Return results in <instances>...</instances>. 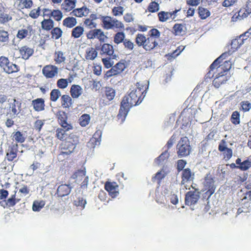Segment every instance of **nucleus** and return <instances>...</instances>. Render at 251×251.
<instances>
[{
  "instance_id": "obj_1",
  "label": "nucleus",
  "mask_w": 251,
  "mask_h": 251,
  "mask_svg": "<svg viewBox=\"0 0 251 251\" xmlns=\"http://www.w3.org/2000/svg\"><path fill=\"white\" fill-rule=\"evenodd\" d=\"M143 87V85L137 83L136 86L132 88L129 94L123 98L119 114L117 115L118 120L120 124L123 123L125 121L130 108L139 104L142 101L147 93L146 91L148 89V86L144 92H142Z\"/></svg>"
},
{
  "instance_id": "obj_2",
  "label": "nucleus",
  "mask_w": 251,
  "mask_h": 251,
  "mask_svg": "<svg viewBox=\"0 0 251 251\" xmlns=\"http://www.w3.org/2000/svg\"><path fill=\"white\" fill-rule=\"evenodd\" d=\"M101 22L103 27L107 30L114 28L122 29L124 28V24L116 19L109 16H102Z\"/></svg>"
},
{
  "instance_id": "obj_3",
  "label": "nucleus",
  "mask_w": 251,
  "mask_h": 251,
  "mask_svg": "<svg viewBox=\"0 0 251 251\" xmlns=\"http://www.w3.org/2000/svg\"><path fill=\"white\" fill-rule=\"evenodd\" d=\"M178 155L182 157L188 155L191 151L190 143L186 137L182 138L177 145Z\"/></svg>"
},
{
  "instance_id": "obj_4",
  "label": "nucleus",
  "mask_w": 251,
  "mask_h": 251,
  "mask_svg": "<svg viewBox=\"0 0 251 251\" xmlns=\"http://www.w3.org/2000/svg\"><path fill=\"white\" fill-rule=\"evenodd\" d=\"M0 67L7 74L17 72L19 70L17 65L10 62L8 58L2 56L0 57Z\"/></svg>"
},
{
  "instance_id": "obj_5",
  "label": "nucleus",
  "mask_w": 251,
  "mask_h": 251,
  "mask_svg": "<svg viewBox=\"0 0 251 251\" xmlns=\"http://www.w3.org/2000/svg\"><path fill=\"white\" fill-rule=\"evenodd\" d=\"M200 198V193L196 190L188 192L185 195V202L188 205L195 204Z\"/></svg>"
},
{
  "instance_id": "obj_6",
  "label": "nucleus",
  "mask_w": 251,
  "mask_h": 251,
  "mask_svg": "<svg viewBox=\"0 0 251 251\" xmlns=\"http://www.w3.org/2000/svg\"><path fill=\"white\" fill-rule=\"evenodd\" d=\"M86 36L89 39L97 38L101 42H104L105 39L107 38L100 29H95L89 31L87 33Z\"/></svg>"
},
{
  "instance_id": "obj_7",
  "label": "nucleus",
  "mask_w": 251,
  "mask_h": 251,
  "mask_svg": "<svg viewBox=\"0 0 251 251\" xmlns=\"http://www.w3.org/2000/svg\"><path fill=\"white\" fill-rule=\"evenodd\" d=\"M18 145L13 144L9 146L6 150V154L5 159H7L8 161H13L17 155Z\"/></svg>"
},
{
  "instance_id": "obj_8",
  "label": "nucleus",
  "mask_w": 251,
  "mask_h": 251,
  "mask_svg": "<svg viewBox=\"0 0 251 251\" xmlns=\"http://www.w3.org/2000/svg\"><path fill=\"white\" fill-rule=\"evenodd\" d=\"M43 75L48 78H52L58 73V68L53 65H47L42 70Z\"/></svg>"
},
{
  "instance_id": "obj_9",
  "label": "nucleus",
  "mask_w": 251,
  "mask_h": 251,
  "mask_svg": "<svg viewBox=\"0 0 251 251\" xmlns=\"http://www.w3.org/2000/svg\"><path fill=\"white\" fill-rule=\"evenodd\" d=\"M105 188L113 198L117 197L119 194L118 186L115 182H106L105 185Z\"/></svg>"
},
{
  "instance_id": "obj_10",
  "label": "nucleus",
  "mask_w": 251,
  "mask_h": 251,
  "mask_svg": "<svg viewBox=\"0 0 251 251\" xmlns=\"http://www.w3.org/2000/svg\"><path fill=\"white\" fill-rule=\"evenodd\" d=\"M251 13V1L249 0L247 2L245 7L241 8L238 13L237 18L239 20L243 19L248 17V16Z\"/></svg>"
},
{
  "instance_id": "obj_11",
  "label": "nucleus",
  "mask_w": 251,
  "mask_h": 251,
  "mask_svg": "<svg viewBox=\"0 0 251 251\" xmlns=\"http://www.w3.org/2000/svg\"><path fill=\"white\" fill-rule=\"evenodd\" d=\"M76 0H63V2L61 5V9L66 12L71 11L75 7Z\"/></svg>"
},
{
  "instance_id": "obj_12",
  "label": "nucleus",
  "mask_w": 251,
  "mask_h": 251,
  "mask_svg": "<svg viewBox=\"0 0 251 251\" xmlns=\"http://www.w3.org/2000/svg\"><path fill=\"white\" fill-rule=\"evenodd\" d=\"M77 140H76L74 143L71 142L70 141H67L64 147V151L61 152L62 154H70L72 153L75 149L76 145Z\"/></svg>"
},
{
  "instance_id": "obj_13",
  "label": "nucleus",
  "mask_w": 251,
  "mask_h": 251,
  "mask_svg": "<svg viewBox=\"0 0 251 251\" xmlns=\"http://www.w3.org/2000/svg\"><path fill=\"white\" fill-rule=\"evenodd\" d=\"M72 187L70 185L62 184L58 186L57 194L59 197H62L68 195L71 191Z\"/></svg>"
},
{
  "instance_id": "obj_14",
  "label": "nucleus",
  "mask_w": 251,
  "mask_h": 251,
  "mask_svg": "<svg viewBox=\"0 0 251 251\" xmlns=\"http://www.w3.org/2000/svg\"><path fill=\"white\" fill-rule=\"evenodd\" d=\"M157 46L158 43L156 39L152 37H150L147 38L143 47L146 50L148 51L154 49Z\"/></svg>"
},
{
  "instance_id": "obj_15",
  "label": "nucleus",
  "mask_w": 251,
  "mask_h": 251,
  "mask_svg": "<svg viewBox=\"0 0 251 251\" xmlns=\"http://www.w3.org/2000/svg\"><path fill=\"white\" fill-rule=\"evenodd\" d=\"M244 38L239 37L232 40L230 44L231 49L229 50L232 51V53L234 52L244 43Z\"/></svg>"
},
{
  "instance_id": "obj_16",
  "label": "nucleus",
  "mask_w": 251,
  "mask_h": 251,
  "mask_svg": "<svg viewBox=\"0 0 251 251\" xmlns=\"http://www.w3.org/2000/svg\"><path fill=\"white\" fill-rule=\"evenodd\" d=\"M32 31V26L31 25H28L25 28H22L19 30L17 34V37L21 40L23 39L26 37L27 36H30Z\"/></svg>"
},
{
  "instance_id": "obj_17",
  "label": "nucleus",
  "mask_w": 251,
  "mask_h": 251,
  "mask_svg": "<svg viewBox=\"0 0 251 251\" xmlns=\"http://www.w3.org/2000/svg\"><path fill=\"white\" fill-rule=\"evenodd\" d=\"M44 100L42 98H38L32 101V105L36 111H41L45 109Z\"/></svg>"
},
{
  "instance_id": "obj_18",
  "label": "nucleus",
  "mask_w": 251,
  "mask_h": 251,
  "mask_svg": "<svg viewBox=\"0 0 251 251\" xmlns=\"http://www.w3.org/2000/svg\"><path fill=\"white\" fill-rule=\"evenodd\" d=\"M194 177V174L189 169H185L182 172L181 184H184L185 182L191 181Z\"/></svg>"
},
{
  "instance_id": "obj_19",
  "label": "nucleus",
  "mask_w": 251,
  "mask_h": 251,
  "mask_svg": "<svg viewBox=\"0 0 251 251\" xmlns=\"http://www.w3.org/2000/svg\"><path fill=\"white\" fill-rule=\"evenodd\" d=\"M33 49L28 47L27 46L22 47L20 49V52L24 59H27L33 53Z\"/></svg>"
},
{
  "instance_id": "obj_20",
  "label": "nucleus",
  "mask_w": 251,
  "mask_h": 251,
  "mask_svg": "<svg viewBox=\"0 0 251 251\" xmlns=\"http://www.w3.org/2000/svg\"><path fill=\"white\" fill-rule=\"evenodd\" d=\"M90 12V10L86 7H82L80 8L74 9L72 13L73 15L78 17L87 16Z\"/></svg>"
},
{
  "instance_id": "obj_21",
  "label": "nucleus",
  "mask_w": 251,
  "mask_h": 251,
  "mask_svg": "<svg viewBox=\"0 0 251 251\" xmlns=\"http://www.w3.org/2000/svg\"><path fill=\"white\" fill-rule=\"evenodd\" d=\"M82 88L78 85H73L71 86L70 93L73 98H78L82 93Z\"/></svg>"
},
{
  "instance_id": "obj_22",
  "label": "nucleus",
  "mask_w": 251,
  "mask_h": 251,
  "mask_svg": "<svg viewBox=\"0 0 251 251\" xmlns=\"http://www.w3.org/2000/svg\"><path fill=\"white\" fill-rule=\"evenodd\" d=\"M12 100L13 102H11L10 108L13 115H16L21 111V103L16 99H13Z\"/></svg>"
},
{
  "instance_id": "obj_23",
  "label": "nucleus",
  "mask_w": 251,
  "mask_h": 251,
  "mask_svg": "<svg viewBox=\"0 0 251 251\" xmlns=\"http://www.w3.org/2000/svg\"><path fill=\"white\" fill-rule=\"evenodd\" d=\"M11 20V16L4 13V8L0 3V23L4 24Z\"/></svg>"
},
{
  "instance_id": "obj_24",
  "label": "nucleus",
  "mask_w": 251,
  "mask_h": 251,
  "mask_svg": "<svg viewBox=\"0 0 251 251\" xmlns=\"http://www.w3.org/2000/svg\"><path fill=\"white\" fill-rule=\"evenodd\" d=\"M169 156V153L165 151L157 158L155 159L154 163L157 165H160L165 163Z\"/></svg>"
},
{
  "instance_id": "obj_25",
  "label": "nucleus",
  "mask_w": 251,
  "mask_h": 251,
  "mask_svg": "<svg viewBox=\"0 0 251 251\" xmlns=\"http://www.w3.org/2000/svg\"><path fill=\"white\" fill-rule=\"evenodd\" d=\"M33 5V2L31 0H21L17 4V8L19 10L24 8H30Z\"/></svg>"
},
{
  "instance_id": "obj_26",
  "label": "nucleus",
  "mask_w": 251,
  "mask_h": 251,
  "mask_svg": "<svg viewBox=\"0 0 251 251\" xmlns=\"http://www.w3.org/2000/svg\"><path fill=\"white\" fill-rule=\"evenodd\" d=\"M54 26V22L50 18L44 19V20L41 22V26L43 29L46 30H50Z\"/></svg>"
},
{
  "instance_id": "obj_27",
  "label": "nucleus",
  "mask_w": 251,
  "mask_h": 251,
  "mask_svg": "<svg viewBox=\"0 0 251 251\" xmlns=\"http://www.w3.org/2000/svg\"><path fill=\"white\" fill-rule=\"evenodd\" d=\"M61 100L62 106L64 108H69L73 104L72 99L69 95H63Z\"/></svg>"
},
{
  "instance_id": "obj_28",
  "label": "nucleus",
  "mask_w": 251,
  "mask_h": 251,
  "mask_svg": "<svg viewBox=\"0 0 251 251\" xmlns=\"http://www.w3.org/2000/svg\"><path fill=\"white\" fill-rule=\"evenodd\" d=\"M85 175L86 171L85 170H78L72 175L71 178L75 179V182L78 183L82 180Z\"/></svg>"
},
{
  "instance_id": "obj_29",
  "label": "nucleus",
  "mask_w": 251,
  "mask_h": 251,
  "mask_svg": "<svg viewBox=\"0 0 251 251\" xmlns=\"http://www.w3.org/2000/svg\"><path fill=\"white\" fill-rule=\"evenodd\" d=\"M98 52L93 48L87 49L86 52L85 58L87 60H94L97 56Z\"/></svg>"
},
{
  "instance_id": "obj_30",
  "label": "nucleus",
  "mask_w": 251,
  "mask_h": 251,
  "mask_svg": "<svg viewBox=\"0 0 251 251\" xmlns=\"http://www.w3.org/2000/svg\"><path fill=\"white\" fill-rule=\"evenodd\" d=\"M76 23L75 18L72 17L66 18L63 21V25L69 28L73 27Z\"/></svg>"
},
{
  "instance_id": "obj_31",
  "label": "nucleus",
  "mask_w": 251,
  "mask_h": 251,
  "mask_svg": "<svg viewBox=\"0 0 251 251\" xmlns=\"http://www.w3.org/2000/svg\"><path fill=\"white\" fill-rule=\"evenodd\" d=\"M159 21L165 22L172 18V15L169 12L161 11L158 13Z\"/></svg>"
},
{
  "instance_id": "obj_32",
  "label": "nucleus",
  "mask_w": 251,
  "mask_h": 251,
  "mask_svg": "<svg viewBox=\"0 0 251 251\" xmlns=\"http://www.w3.org/2000/svg\"><path fill=\"white\" fill-rule=\"evenodd\" d=\"M54 58V61L57 64H60L64 62L66 60V57L63 52L61 51H55Z\"/></svg>"
},
{
  "instance_id": "obj_33",
  "label": "nucleus",
  "mask_w": 251,
  "mask_h": 251,
  "mask_svg": "<svg viewBox=\"0 0 251 251\" xmlns=\"http://www.w3.org/2000/svg\"><path fill=\"white\" fill-rule=\"evenodd\" d=\"M90 121V116L89 114H83L79 119V123L81 126H86Z\"/></svg>"
},
{
  "instance_id": "obj_34",
  "label": "nucleus",
  "mask_w": 251,
  "mask_h": 251,
  "mask_svg": "<svg viewBox=\"0 0 251 251\" xmlns=\"http://www.w3.org/2000/svg\"><path fill=\"white\" fill-rule=\"evenodd\" d=\"M84 29L82 26H77L74 28L72 31V36L75 38L80 37L83 33Z\"/></svg>"
},
{
  "instance_id": "obj_35",
  "label": "nucleus",
  "mask_w": 251,
  "mask_h": 251,
  "mask_svg": "<svg viewBox=\"0 0 251 251\" xmlns=\"http://www.w3.org/2000/svg\"><path fill=\"white\" fill-rule=\"evenodd\" d=\"M101 50L102 53L108 55H112L114 52L113 46L109 44H104L101 47Z\"/></svg>"
},
{
  "instance_id": "obj_36",
  "label": "nucleus",
  "mask_w": 251,
  "mask_h": 251,
  "mask_svg": "<svg viewBox=\"0 0 251 251\" xmlns=\"http://www.w3.org/2000/svg\"><path fill=\"white\" fill-rule=\"evenodd\" d=\"M126 35L123 32H118L115 34L114 37V42L117 44L124 42L125 40Z\"/></svg>"
},
{
  "instance_id": "obj_37",
  "label": "nucleus",
  "mask_w": 251,
  "mask_h": 251,
  "mask_svg": "<svg viewBox=\"0 0 251 251\" xmlns=\"http://www.w3.org/2000/svg\"><path fill=\"white\" fill-rule=\"evenodd\" d=\"M224 74L223 73L221 74L219 73L216 75V77L214 78L213 83L215 87L218 88L220 84H221L224 81V79H222Z\"/></svg>"
},
{
  "instance_id": "obj_38",
  "label": "nucleus",
  "mask_w": 251,
  "mask_h": 251,
  "mask_svg": "<svg viewBox=\"0 0 251 251\" xmlns=\"http://www.w3.org/2000/svg\"><path fill=\"white\" fill-rule=\"evenodd\" d=\"M251 167V160L246 159L242 161V164L240 166H238V169L242 171H245L249 169Z\"/></svg>"
},
{
  "instance_id": "obj_39",
  "label": "nucleus",
  "mask_w": 251,
  "mask_h": 251,
  "mask_svg": "<svg viewBox=\"0 0 251 251\" xmlns=\"http://www.w3.org/2000/svg\"><path fill=\"white\" fill-rule=\"evenodd\" d=\"M45 204V202L44 201H35L33 202L32 209L34 211H39Z\"/></svg>"
},
{
  "instance_id": "obj_40",
  "label": "nucleus",
  "mask_w": 251,
  "mask_h": 251,
  "mask_svg": "<svg viewBox=\"0 0 251 251\" xmlns=\"http://www.w3.org/2000/svg\"><path fill=\"white\" fill-rule=\"evenodd\" d=\"M62 33L63 31L60 28H54L51 31V38L57 40L61 37Z\"/></svg>"
},
{
  "instance_id": "obj_41",
  "label": "nucleus",
  "mask_w": 251,
  "mask_h": 251,
  "mask_svg": "<svg viewBox=\"0 0 251 251\" xmlns=\"http://www.w3.org/2000/svg\"><path fill=\"white\" fill-rule=\"evenodd\" d=\"M105 93L107 98L109 100H112L115 96V91L111 87H106Z\"/></svg>"
},
{
  "instance_id": "obj_42",
  "label": "nucleus",
  "mask_w": 251,
  "mask_h": 251,
  "mask_svg": "<svg viewBox=\"0 0 251 251\" xmlns=\"http://www.w3.org/2000/svg\"><path fill=\"white\" fill-rule=\"evenodd\" d=\"M147 38L145 36L142 34H138L136 35L135 41L136 44L139 46H144L146 41L147 40Z\"/></svg>"
},
{
  "instance_id": "obj_43",
  "label": "nucleus",
  "mask_w": 251,
  "mask_h": 251,
  "mask_svg": "<svg viewBox=\"0 0 251 251\" xmlns=\"http://www.w3.org/2000/svg\"><path fill=\"white\" fill-rule=\"evenodd\" d=\"M199 14L202 19H205L210 16V13L209 10L203 7L199 8Z\"/></svg>"
},
{
  "instance_id": "obj_44",
  "label": "nucleus",
  "mask_w": 251,
  "mask_h": 251,
  "mask_svg": "<svg viewBox=\"0 0 251 251\" xmlns=\"http://www.w3.org/2000/svg\"><path fill=\"white\" fill-rule=\"evenodd\" d=\"M61 96V92L58 89L52 90L50 94V99L51 101H56Z\"/></svg>"
},
{
  "instance_id": "obj_45",
  "label": "nucleus",
  "mask_w": 251,
  "mask_h": 251,
  "mask_svg": "<svg viewBox=\"0 0 251 251\" xmlns=\"http://www.w3.org/2000/svg\"><path fill=\"white\" fill-rule=\"evenodd\" d=\"M67 131L65 130L63 128H58L56 131V135L57 137L60 140H64L66 139L67 134L66 132Z\"/></svg>"
},
{
  "instance_id": "obj_46",
  "label": "nucleus",
  "mask_w": 251,
  "mask_h": 251,
  "mask_svg": "<svg viewBox=\"0 0 251 251\" xmlns=\"http://www.w3.org/2000/svg\"><path fill=\"white\" fill-rule=\"evenodd\" d=\"M74 204L76 206H79L82 209H83L86 204V201L82 197H78L76 200L74 201Z\"/></svg>"
},
{
  "instance_id": "obj_47",
  "label": "nucleus",
  "mask_w": 251,
  "mask_h": 251,
  "mask_svg": "<svg viewBox=\"0 0 251 251\" xmlns=\"http://www.w3.org/2000/svg\"><path fill=\"white\" fill-rule=\"evenodd\" d=\"M51 14V17L57 21H60L62 19L63 14L60 10H53Z\"/></svg>"
},
{
  "instance_id": "obj_48",
  "label": "nucleus",
  "mask_w": 251,
  "mask_h": 251,
  "mask_svg": "<svg viewBox=\"0 0 251 251\" xmlns=\"http://www.w3.org/2000/svg\"><path fill=\"white\" fill-rule=\"evenodd\" d=\"M148 9L150 12H156L159 10V5L158 3L152 1L150 3Z\"/></svg>"
},
{
  "instance_id": "obj_49",
  "label": "nucleus",
  "mask_w": 251,
  "mask_h": 251,
  "mask_svg": "<svg viewBox=\"0 0 251 251\" xmlns=\"http://www.w3.org/2000/svg\"><path fill=\"white\" fill-rule=\"evenodd\" d=\"M176 35H182L184 32V26L181 24H175L173 27Z\"/></svg>"
},
{
  "instance_id": "obj_50",
  "label": "nucleus",
  "mask_w": 251,
  "mask_h": 251,
  "mask_svg": "<svg viewBox=\"0 0 251 251\" xmlns=\"http://www.w3.org/2000/svg\"><path fill=\"white\" fill-rule=\"evenodd\" d=\"M9 40V34L7 31L0 28V42H6Z\"/></svg>"
},
{
  "instance_id": "obj_51",
  "label": "nucleus",
  "mask_w": 251,
  "mask_h": 251,
  "mask_svg": "<svg viewBox=\"0 0 251 251\" xmlns=\"http://www.w3.org/2000/svg\"><path fill=\"white\" fill-rule=\"evenodd\" d=\"M231 121L234 125H237L240 123V114L238 111H235L232 113Z\"/></svg>"
},
{
  "instance_id": "obj_52",
  "label": "nucleus",
  "mask_w": 251,
  "mask_h": 251,
  "mask_svg": "<svg viewBox=\"0 0 251 251\" xmlns=\"http://www.w3.org/2000/svg\"><path fill=\"white\" fill-rule=\"evenodd\" d=\"M13 138L17 142L21 143L24 142L25 140L23 134L20 131L16 132L13 135Z\"/></svg>"
},
{
  "instance_id": "obj_53",
  "label": "nucleus",
  "mask_w": 251,
  "mask_h": 251,
  "mask_svg": "<svg viewBox=\"0 0 251 251\" xmlns=\"http://www.w3.org/2000/svg\"><path fill=\"white\" fill-rule=\"evenodd\" d=\"M124 10L122 6L114 7L112 9V13L115 16H120L123 15Z\"/></svg>"
},
{
  "instance_id": "obj_54",
  "label": "nucleus",
  "mask_w": 251,
  "mask_h": 251,
  "mask_svg": "<svg viewBox=\"0 0 251 251\" xmlns=\"http://www.w3.org/2000/svg\"><path fill=\"white\" fill-rule=\"evenodd\" d=\"M68 85V81L67 79L61 78L57 80V87L61 89L66 88Z\"/></svg>"
},
{
  "instance_id": "obj_55",
  "label": "nucleus",
  "mask_w": 251,
  "mask_h": 251,
  "mask_svg": "<svg viewBox=\"0 0 251 251\" xmlns=\"http://www.w3.org/2000/svg\"><path fill=\"white\" fill-rule=\"evenodd\" d=\"M123 43L125 48H126L127 49L130 50H132L133 49L134 44L130 40L125 39Z\"/></svg>"
},
{
  "instance_id": "obj_56",
  "label": "nucleus",
  "mask_w": 251,
  "mask_h": 251,
  "mask_svg": "<svg viewBox=\"0 0 251 251\" xmlns=\"http://www.w3.org/2000/svg\"><path fill=\"white\" fill-rule=\"evenodd\" d=\"M241 106L242 107V109L245 111H248L251 108V104L248 101H244L241 102Z\"/></svg>"
},
{
  "instance_id": "obj_57",
  "label": "nucleus",
  "mask_w": 251,
  "mask_h": 251,
  "mask_svg": "<svg viewBox=\"0 0 251 251\" xmlns=\"http://www.w3.org/2000/svg\"><path fill=\"white\" fill-rule=\"evenodd\" d=\"M119 74V71L114 66L110 70L108 71L106 73V76L107 77H110L113 75H117Z\"/></svg>"
},
{
  "instance_id": "obj_58",
  "label": "nucleus",
  "mask_w": 251,
  "mask_h": 251,
  "mask_svg": "<svg viewBox=\"0 0 251 251\" xmlns=\"http://www.w3.org/2000/svg\"><path fill=\"white\" fill-rule=\"evenodd\" d=\"M102 135V131L101 130H97L94 134V136L95 137L94 139L91 140L92 142L95 141L96 142H98V144L100 145V138Z\"/></svg>"
},
{
  "instance_id": "obj_59",
  "label": "nucleus",
  "mask_w": 251,
  "mask_h": 251,
  "mask_svg": "<svg viewBox=\"0 0 251 251\" xmlns=\"http://www.w3.org/2000/svg\"><path fill=\"white\" fill-rule=\"evenodd\" d=\"M40 8L38 7L37 9H35L32 10L30 12V13L29 14V16L33 19H36L40 15Z\"/></svg>"
},
{
  "instance_id": "obj_60",
  "label": "nucleus",
  "mask_w": 251,
  "mask_h": 251,
  "mask_svg": "<svg viewBox=\"0 0 251 251\" xmlns=\"http://www.w3.org/2000/svg\"><path fill=\"white\" fill-rule=\"evenodd\" d=\"M165 176V172L163 171H161L158 172L155 175V176L152 177V181H155L156 180H160L163 178Z\"/></svg>"
},
{
  "instance_id": "obj_61",
  "label": "nucleus",
  "mask_w": 251,
  "mask_h": 251,
  "mask_svg": "<svg viewBox=\"0 0 251 251\" xmlns=\"http://www.w3.org/2000/svg\"><path fill=\"white\" fill-rule=\"evenodd\" d=\"M17 201L15 199V196L12 195L6 201V205L9 207L13 206L17 203Z\"/></svg>"
},
{
  "instance_id": "obj_62",
  "label": "nucleus",
  "mask_w": 251,
  "mask_h": 251,
  "mask_svg": "<svg viewBox=\"0 0 251 251\" xmlns=\"http://www.w3.org/2000/svg\"><path fill=\"white\" fill-rule=\"evenodd\" d=\"M232 150L231 149L227 148L224 151V158L226 160H229L232 157Z\"/></svg>"
},
{
  "instance_id": "obj_63",
  "label": "nucleus",
  "mask_w": 251,
  "mask_h": 251,
  "mask_svg": "<svg viewBox=\"0 0 251 251\" xmlns=\"http://www.w3.org/2000/svg\"><path fill=\"white\" fill-rule=\"evenodd\" d=\"M150 33L151 34L150 37H152L153 38H154L155 39L159 38L160 35V32L158 31V30H157V29H155V28H153V29H151L150 31Z\"/></svg>"
},
{
  "instance_id": "obj_64",
  "label": "nucleus",
  "mask_w": 251,
  "mask_h": 251,
  "mask_svg": "<svg viewBox=\"0 0 251 251\" xmlns=\"http://www.w3.org/2000/svg\"><path fill=\"white\" fill-rule=\"evenodd\" d=\"M84 24L90 28L96 27L97 24L92 20L87 19L85 20Z\"/></svg>"
}]
</instances>
